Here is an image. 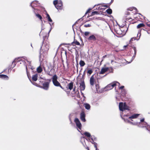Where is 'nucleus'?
<instances>
[{
    "instance_id": "1",
    "label": "nucleus",
    "mask_w": 150,
    "mask_h": 150,
    "mask_svg": "<svg viewBox=\"0 0 150 150\" xmlns=\"http://www.w3.org/2000/svg\"><path fill=\"white\" fill-rule=\"evenodd\" d=\"M123 119L124 121L126 122L129 123L134 125L137 126L138 127H146V125H147V123L144 121V118L141 119L140 120V122H133L125 118H124Z\"/></svg>"
},
{
    "instance_id": "2",
    "label": "nucleus",
    "mask_w": 150,
    "mask_h": 150,
    "mask_svg": "<svg viewBox=\"0 0 150 150\" xmlns=\"http://www.w3.org/2000/svg\"><path fill=\"white\" fill-rule=\"evenodd\" d=\"M22 59H15V60L13 62L12 64H14V66L15 65V62H21L20 64H24L26 68V72L27 74V75H28V70L27 69V65L25 64V60H26L27 62L29 64V65H28V68H30L31 69V70H33V69L34 68L33 67H31L30 65V62L28 61L27 60L26 58V57H22Z\"/></svg>"
},
{
    "instance_id": "3",
    "label": "nucleus",
    "mask_w": 150,
    "mask_h": 150,
    "mask_svg": "<svg viewBox=\"0 0 150 150\" xmlns=\"http://www.w3.org/2000/svg\"><path fill=\"white\" fill-rule=\"evenodd\" d=\"M56 8L59 10H61L63 8L62 2L60 0H55L53 2Z\"/></svg>"
},
{
    "instance_id": "4",
    "label": "nucleus",
    "mask_w": 150,
    "mask_h": 150,
    "mask_svg": "<svg viewBox=\"0 0 150 150\" xmlns=\"http://www.w3.org/2000/svg\"><path fill=\"white\" fill-rule=\"evenodd\" d=\"M119 108L120 111L122 112L125 111L126 110H129V107L127 106L126 103H120L119 104Z\"/></svg>"
},
{
    "instance_id": "5",
    "label": "nucleus",
    "mask_w": 150,
    "mask_h": 150,
    "mask_svg": "<svg viewBox=\"0 0 150 150\" xmlns=\"http://www.w3.org/2000/svg\"><path fill=\"white\" fill-rule=\"evenodd\" d=\"M120 84L117 82H114L108 84L105 87V89L107 90H109L113 88L116 86H119Z\"/></svg>"
},
{
    "instance_id": "6",
    "label": "nucleus",
    "mask_w": 150,
    "mask_h": 150,
    "mask_svg": "<svg viewBox=\"0 0 150 150\" xmlns=\"http://www.w3.org/2000/svg\"><path fill=\"white\" fill-rule=\"evenodd\" d=\"M57 76L56 74L54 75L52 78V81L54 85L58 87L60 85V83L57 81Z\"/></svg>"
},
{
    "instance_id": "7",
    "label": "nucleus",
    "mask_w": 150,
    "mask_h": 150,
    "mask_svg": "<svg viewBox=\"0 0 150 150\" xmlns=\"http://www.w3.org/2000/svg\"><path fill=\"white\" fill-rule=\"evenodd\" d=\"M83 134L85 135L86 136L89 137L88 140L90 141V139L93 140L94 139V140H96V139L94 136H91L90 134L87 132H85Z\"/></svg>"
},
{
    "instance_id": "8",
    "label": "nucleus",
    "mask_w": 150,
    "mask_h": 150,
    "mask_svg": "<svg viewBox=\"0 0 150 150\" xmlns=\"http://www.w3.org/2000/svg\"><path fill=\"white\" fill-rule=\"evenodd\" d=\"M74 122H75L77 127L78 128L81 129V123L79 119L77 118H76L74 120Z\"/></svg>"
},
{
    "instance_id": "9",
    "label": "nucleus",
    "mask_w": 150,
    "mask_h": 150,
    "mask_svg": "<svg viewBox=\"0 0 150 150\" xmlns=\"http://www.w3.org/2000/svg\"><path fill=\"white\" fill-rule=\"evenodd\" d=\"M49 82H45L43 84L42 88L45 90H47L49 88Z\"/></svg>"
},
{
    "instance_id": "10",
    "label": "nucleus",
    "mask_w": 150,
    "mask_h": 150,
    "mask_svg": "<svg viewBox=\"0 0 150 150\" xmlns=\"http://www.w3.org/2000/svg\"><path fill=\"white\" fill-rule=\"evenodd\" d=\"M39 4L38 1H37L35 0L32 2L30 4V6H31L33 8V10L35 9L34 8V6H36Z\"/></svg>"
},
{
    "instance_id": "11",
    "label": "nucleus",
    "mask_w": 150,
    "mask_h": 150,
    "mask_svg": "<svg viewBox=\"0 0 150 150\" xmlns=\"http://www.w3.org/2000/svg\"><path fill=\"white\" fill-rule=\"evenodd\" d=\"M80 88L81 91L84 90L85 88V86L84 81H81V82L80 83Z\"/></svg>"
},
{
    "instance_id": "12",
    "label": "nucleus",
    "mask_w": 150,
    "mask_h": 150,
    "mask_svg": "<svg viewBox=\"0 0 150 150\" xmlns=\"http://www.w3.org/2000/svg\"><path fill=\"white\" fill-rule=\"evenodd\" d=\"M80 118L81 119V120L83 122H85L86 121V119L85 118V115L84 112L82 111L81 114H80Z\"/></svg>"
},
{
    "instance_id": "13",
    "label": "nucleus",
    "mask_w": 150,
    "mask_h": 150,
    "mask_svg": "<svg viewBox=\"0 0 150 150\" xmlns=\"http://www.w3.org/2000/svg\"><path fill=\"white\" fill-rule=\"evenodd\" d=\"M109 69V68L108 67L103 68L101 69L100 72H99V74H104L105 72L108 71Z\"/></svg>"
},
{
    "instance_id": "14",
    "label": "nucleus",
    "mask_w": 150,
    "mask_h": 150,
    "mask_svg": "<svg viewBox=\"0 0 150 150\" xmlns=\"http://www.w3.org/2000/svg\"><path fill=\"white\" fill-rule=\"evenodd\" d=\"M139 114H134L131 116L129 117V119H135L137 118V117L139 116Z\"/></svg>"
},
{
    "instance_id": "15",
    "label": "nucleus",
    "mask_w": 150,
    "mask_h": 150,
    "mask_svg": "<svg viewBox=\"0 0 150 150\" xmlns=\"http://www.w3.org/2000/svg\"><path fill=\"white\" fill-rule=\"evenodd\" d=\"M33 11L34 13H35V15L36 16L37 18H39L40 20L42 21V17L40 15L37 13V12L36 11L35 9H34V10H33Z\"/></svg>"
},
{
    "instance_id": "16",
    "label": "nucleus",
    "mask_w": 150,
    "mask_h": 150,
    "mask_svg": "<svg viewBox=\"0 0 150 150\" xmlns=\"http://www.w3.org/2000/svg\"><path fill=\"white\" fill-rule=\"evenodd\" d=\"M94 75H93L91 77L90 79V82L91 85L93 86L94 85Z\"/></svg>"
},
{
    "instance_id": "17",
    "label": "nucleus",
    "mask_w": 150,
    "mask_h": 150,
    "mask_svg": "<svg viewBox=\"0 0 150 150\" xmlns=\"http://www.w3.org/2000/svg\"><path fill=\"white\" fill-rule=\"evenodd\" d=\"M83 105L86 109H87V110L90 109L91 106L89 104L87 103H84L83 104Z\"/></svg>"
},
{
    "instance_id": "18",
    "label": "nucleus",
    "mask_w": 150,
    "mask_h": 150,
    "mask_svg": "<svg viewBox=\"0 0 150 150\" xmlns=\"http://www.w3.org/2000/svg\"><path fill=\"white\" fill-rule=\"evenodd\" d=\"M67 86L69 89L71 90L73 88V82H71L68 84Z\"/></svg>"
},
{
    "instance_id": "19",
    "label": "nucleus",
    "mask_w": 150,
    "mask_h": 150,
    "mask_svg": "<svg viewBox=\"0 0 150 150\" xmlns=\"http://www.w3.org/2000/svg\"><path fill=\"white\" fill-rule=\"evenodd\" d=\"M38 74H36L33 75L32 79L34 81H36L37 80Z\"/></svg>"
},
{
    "instance_id": "20",
    "label": "nucleus",
    "mask_w": 150,
    "mask_h": 150,
    "mask_svg": "<svg viewBox=\"0 0 150 150\" xmlns=\"http://www.w3.org/2000/svg\"><path fill=\"white\" fill-rule=\"evenodd\" d=\"M133 49L134 51V55L133 56L132 58V59L131 61V62L134 59L135 57V55L136 54L137 52V50H136V48L135 47H134L133 48Z\"/></svg>"
},
{
    "instance_id": "21",
    "label": "nucleus",
    "mask_w": 150,
    "mask_h": 150,
    "mask_svg": "<svg viewBox=\"0 0 150 150\" xmlns=\"http://www.w3.org/2000/svg\"><path fill=\"white\" fill-rule=\"evenodd\" d=\"M88 40H96V37L94 35H92L88 38Z\"/></svg>"
},
{
    "instance_id": "22",
    "label": "nucleus",
    "mask_w": 150,
    "mask_h": 150,
    "mask_svg": "<svg viewBox=\"0 0 150 150\" xmlns=\"http://www.w3.org/2000/svg\"><path fill=\"white\" fill-rule=\"evenodd\" d=\"M0 78L4 79L6 80L8 79V77L7 76L3 74L0 75Z\"/></svg>"
},
{
    "instance_id": "23",
    "label": "nucleus",
    "mask_w": 150,
    "mask_h": 150,
    "mask_svg": "<svg viewBox=\"0 0 150 150\" xmlns=\"http://www.w3.org/2000/svg\"><path fill=\"white\" fill-rule=\"evenodd\" d=\"M42 69L40 66L38 67L37 69V71L38 73H41L42 71Z\"/></svg>"
},
{
    "instance_id": "24",
    "label": "nucleus",
    "mask_w": 150,
    "mask_h": 150,
    "mask_svg": "<svg viewBox=\"0 0 150 150\" xmlns=\"http://www.w3.org/2000/svg\"><path fill=\"white\" fill-rule=\"evenodd\" d=\"M48 49V48L47 47H45V48L44 50V51H43V52L44 53L43 55H45L47 54Z\"/></svg>"
},
{
    "instance_id": "25",
    "label": "nucleus",
    "mask_w": 150,
    "mask_h": 150,
    "mask_svg": "<svg viewBox=\"0 0 150 150\" xmlns=\"http://www.w3.org/2000/svg\"><path fill=\"white\" fill-rule=\"evenodd\" d=\"M94 140H95L93 139V140H92V142H92V143L94 144V147H95V148H96V150H98V149H97V146L96 145L97 144L96 142H94Z\"/></svg>"
},
{
    "instance_id": "26",
    "label": "nucleus",
    "mask_w": 150,
    "mask_h": 150,
    "mask_svg": "<svg viewBox=\"0 0 150 150\" xmlns=\"http://www.w3.org/2000/svg\"><path fill=\"white\" fill-rule=\"evenodd\" d=\"M85 64L84 62L82 60H81L79 62V64L81 67L83 66Z\"/></svg>"
},
{
    "instance_id": "27",
    "label": "nucleus",
    "mask_w": 150,
    "mask_h": 150,
    "mask_svg": "<svg viewBox=\"0 0 150 150\" xmlns=\"http://www.w3.org/2000/svg\"><path fill=\"white\" fill-rule=\"evenodd\" d=\"M47 18L49 21L50 22H52V20L51 18L49 15L48 14H47Z\"/></svg>"
},
{
    "instance_id": "28",
    "label": "nucleus",
    "mask_w": 150,
    "mask_h": 150,
    "mask_svg": "<svg viewBox=\"0 0 150 150\" xmlns=\"http://www.w3.org/2000/svg\"><path fill=\"white\" fill-rule=\"evenodd\" d=\"M144 26V24L140 23V24H138L137 25V28H139L141 27H143Z\"/></svg>"
},
{
    "instance_id": "29",
    "label": "nucleus",
    "mask_w": 150,
    "mask_h": 150,
    "mask_svg": "<svg viewBox=\"0 0 150 150\" xmlns=\"http://www.w3.org/2000/svg\"><path fill=\"white\" fill-rule=\"evenodd\" d=\"M133 10H137V9L136 8L134 7H132L129 8L128 9V10L132 11H133Z\"/></svg>"
},
{
    "instance_id": "30",
    "label": "nucleus",
    "mask_w": 150,
    "mask_h": 150,
    "mask_svg": "<svg viewBox=\"0 0 150 150\" xmlns=\"http://www.w3.org/2000/svg\"><path fill=\"white\" fill-rule=\"evenodd\" d=\"M106 12L108 14H110L112 13V10L110 8H109L106 10Z\"/></svg>"
},
{
    "instance_id": "31",
    "label": "nucleus",
    "mask_w": 150,
    "mask_h": 150,
    "mask_svg": "<svg viewBox=\"0 0 150 150\" xmlns=\"http://www.w3.org/2000/svg\"><path fill=\"white\" fill-rule=\"evenodd\" d=\"M93 72V71L92 69H89L87 71V74H89V75H90Z\"/></svg>"
},
{
    "instance_id": "32",
    "label": "nucleus",
    "mask_w": 150,
    "mask_h": 150,
    "mask_svg": "<svg viewBox=\"0 0 150 150\" xmlns=\"http://www.w3.org/2000/svg\"><path fill=\"white\" fill-rule=\"evenodd\" d=\"M126 90L125 89H122L121 91V94L122 95L124 96L126 93Z\"/></svg>"
},
{
    "instance_id": "33",
    "label": "nucleus",
    "mask_w": 150,
    "mask_h": 150,
    "mask_svg": "<svg viewBox=\"0 0 150 150\" xmlns=\"http://www.w3.org/2000/svg\"><path fill=\"white\" fill-rule=\"evenodd\" d=\"M146 129V130L149 131L150 132V126L148 125L147 124L146 125V127H145Z\"/></svg>"
},
{
    "instance_id": "34",
    "label": "nucleus",
    "mask_w": 150,
    "mask_h": 150,
    "mask_svg": "<svg viewBox=\"0 0 150 150\" xmlns=\"http://www.w3.org/2000/svg\"><path fill=\"white\" fill-rule=\"evenodd\" d=\"M73 43H74V44H75V45H80L79 42L76 40L74 41Z\"/></svg>"
},
{
    "instance_id": "35",
    "label": "nucleus",
    "mask_w": 150,
    "mask_h": 150,
    "mask_svg": "<svg viewBox=\"0 0 150 150\" xmlns=\"http://www.w3.org/2000/svg\"><path fill=\"white\" fill-rule=\"evenodd\" d=\"M98 13V12L96 11H94L92 13L91 15L93 16L95 14H97Z\"/></svg>"
},
{
    "instance_id": "36",
    "label": "nucleus",
    "mask_w": 150,
    "mask_h": 150,
    "mask_svg": "<svg viewBox=\"0 0 150 150\" xmlns=\"http://www.w3.org/2000/svg\"><path fill=\"white\" fill-rule=\"evenodd\" d=\"M135 39H136L135 37L132 38L130 40V42H132V41L135 40Z\"/></svg>"
},
{
    "instance_id": "37",
    "label": "nucleus",
    "mask_w": 150,
    "mask_h": 150,
    "mask_svg": "<svg viewBox=\"0 0 150 150\" xmlns=\"http://www.w3.org/2000/svg\"><path fill=\"white\" fill-rule=\"evenodd\" d=\"M84 26L85 27H90L91 26V25L90 24H85L84 25Z\"/></svg>"
},
{
    "instance_id": "38",
    "label": "nucleus",
    "mask_w": 150,
    "mask_h": 150,
    "mask_svg": "<svg viewBox=\"0 0 150 150\" xmlns=\"http://www.w3.org/2000/svg\"><path fill=\"white\" fill-rule=\"evenodd\" d=\"M89 33H90L89 32H85L84 34L85 36H87L88 35Z\"/></svg>"
},
{
    "instance_id": "39",
    "label": "nucleus",
    "mask_w": 150,
    "mask_h": 150,
    "mask_svg": "<svg viewBox=\"0 0 150 150\" xmlns=\"http://www.w3.org/2000/svg\"><path fill=\"white\" fill-rule=\"evenodd\" d=\"M46 73H47V74H48L49 75H50V76L52 75V74H50V71H46Z\"/></svg>"
},
{
    "instance_id": "40",
    "label": "nucleus",
    "mask_w": 150,
    "mask_h": 150,
    "mask_svg": "<svg viewBox=\"0 0 150 150\" xmlns=\"http://www.w3.org/2000/svg\"><path fill=\"white\" fill-rule=\"evenodd\" d=\"M124 87V86H122L119 88V89L122 90V89H123Z\"/></svg>"
},
{
    "instance_id": "41",
    "label": "nucleus",
    "mask_w": 150,
    "mask_h": 150,
    "mask_svg": "<svg viewBox=\"0 0 150 150\" xmlns=\"http://www.w3.org/2000/svg\"><path fill=\"white\" fill-rule=\"evenodd\" d=\"M91 8H89L88 9V10L86 12L85 14H86L88 13L89 12V11L90 10H91Z\"/></svg>"
},
{
    "instance_id": "42",
    "label": "nucleus",
    "mask_w": 150,
    "mask_h": 150,
    "mask_svg": "<svg viewBox=\"0 0 150 150\" xmlns=\"http://www.w3.org/2000/svg\"><path fill=\"white\" fill-rule=\"evenodd\" d=\"M52 27H51V28H50V30H49V32H48V34H49V33H50V32L51 31V30H52Z\"/></svg>"
},
{
    "instance_id": "43",
    "label": "nucleus",
    "mask_w": 150,
    "mask_h": 150,
    "mask_svg": "<svg viewBox=\"0 0 150 150\" xmlns=\"http://www.w3.org/2000/svg\"><path fill=\"white\" fill-rule=\"evenodd\" d=\"M41 25H42V29H44L43 24H42Z\"/></svg>"
},
{
    "instance_id": "44",
    "label": "nucleus",
    "mask_w": 150,
    "mask_h": 150,
    "mask_svg": "<svg viewBox=\"0 0 150 150\" xmlns=\"http://www.w3.org/2000/svg\"><path fill=\"white\" fill-rule=\"evenodd\" d=\"M59 86L62 89H63L64 88L62 87L61 85L60 84V85Z\"/></svg>"
},
{
    "instance_id": "45",
    "label": "nucleus",
    "mask_w": 150,
    "mask_h": 150,
    "mask_svg": "<svg viewBox=\"0 0 150 150\" xmlns=\"http://www.w3.org/2000/svg\"><path fill=\"white\" fill-rule=\"evenodd\" d=\"M98 87H99V86H98L97 85H96V90H97V88H98Z\"/></svg>"
},
{
    "instance_id": "46",
    "label": "nucleus",
    "mask_w": 150,
    "mask_h": 150,
    "mask_svg": "<svg viewBox=\"0 0 150 150\" xmlns=\"http://www.w3.org/2000/svg\"><path fill=\"white\" fill-rule=\"evenodd\" d=\"M98 87H99V86H98L97 85H96V90H97V88H98Z\"/></svg>"
},
{
    "instance_id": "47",
    "label": "nucleus",
    "mask_w": 150,
    "mask_h": 150,
    "mask_svg": "<svg viewBox=\"0 0 150 150\" xmlns=\"http://www.w3.org/2000/svg\"><path fill=\"white\" fill-rule=\"evenodd\" d=\"M113 1H114V0H111V1L110 2L111 3H112Z\"/></svg>"
},
{
    "instance_id": "48",
    "label": "nucleus",
    "mask_w": 150,
    "mask_h": 150,
    "mask_svg": "<svg viewBox=\"0 0 150 150\" xmlns=\"http://www.w3.org/2000/svg\"><path fill=\"white\" fill-rule=\"evenodd\" d=\"M106 57V56H105H105H103V58H105Z\"/></svg>"
},
{
    "instance_id": "49",
    "label": "nucleus",
    "mask_w": 150,
    "mask_h": 150,
    "mask_svg": "<svg viewBox=\"0 0 150 150\" xmlns=\"http://www.w3.org/2000/svg\"><path fill=\"white\" fill-rule=\"evenodd\" d=\"M127 45H125V46H124V47H127Z\"/></svg>"
},
{
    "instance_id": "50",
    "label": "nucleus",
    "mask_w": 150,
    "mask_h": 150,
    "mask_svg": "<svg viewBox=\"0 0 150 150\" xmlns=\"http://www.w3.org/2000/svg\"><path fill=\"white\" fill-rule=\"evenodd\" d=\"M102 9V8H100V7H99V8H98V9Z\"/></svg>"
},
{
    "instance_id": "51",
    "label": "nucleus",
    "mask_w": 150,
    "mask_h": 150,
    "mask_svg": "<svg viewBox=\"0 0 150 150\" xmlns=\"http://www.w3.org/2000/svg\"><path fill=\"white\" fill-rule=\"evenodd\" d=\"M124 116H127H127H129V115H125Z\"/></svg>"
},
{
    "instance_id": "52",
    "label": "nucleus",
    "mask_w": 150,
    "mask_h": 150,
    "mask_svg": "<svg viewBox=\"0 0 150 150\" xmlns=\"http://www.w3.org/2000/svg\"><path fill=\"white\" fill-rule=\"evenodd\" d=\"M133 119H130L131 120V121H133Z\"/></svg>"
},
{
    "instance_id": "53",
    "label": "nucleus",
    "mask_w": 150,
    "mask_h": 150,
    "mask_svg": "<svg viewBox=\"0 0 150 150\" xmlns=\"http://www.w3.org/2000/svg\"><path fill=\"white\" fill-rule=\"evenodd\" d=\"M69 120L70 121H71V118H70V116L69 117Z\"/></svg>"
},
{
    "instance_id": "54",
    "label": "nucleus",
    "mask_w": 150,
    "mask_h": 150,
    "mask_svg": "<svg viewBox=\"0 0 150 150\" xmlns=\"http://www.w3.org/2000/svg\"><path fill=\"white\" fill-rule=\"evenodd\" d=\"M50 25L51 26V25L50 23H49Z\"/></svg>"
},
{
    "instance_id": "55",
    "label": "nucleus",
    "mask_w": 150,
    "mask_h": 150,
    "mask_svg": "<svg viewBox=\"0 0 150 150\" xmlns=\"http://www.w3.org/2000/svg\"><path fill=\"white\" fill-rule=\"evenodd\" d=\"M112 62H113V61L112 60L111 61V63H112Z\"/></svg>"
},
{
    "instance_id": "56",
    "label": "nucleus",
    "mask_w": 150,
    "mask_h": 150,
    "mask_svg": "<svg viewBox=\"0 0 150 150\" xmlns=\"http://www.w3.org/2000/svg\"><path fill=\"white\" fill-rule=\"evenodd\" d=\"M141 36V34H140V35H139V37Z\"/></svg>"
},
{
    "instance_id": "57",
    "label": "nucleus",
    "mask_w": 150,
    "mask_h": 150,
    "mask_svg": "<svg viewBox=\"0 0 150 150\" xmlns=\"http://www.w3.org/2000/svg\"><path fill=\"white\" fill-rule=\"evenodd\" d=\"M88 150H89V149H88Z\"/></svg>"
},
{
    "instance_id": "58",
    "label": "nucleus",
    "mask_w": 150,
    "mask_h": 150,
    "mask_svg": "<svg viewBox=\"0 0 150 150\" xmlns=\"http://www.w3.org/2000/svg\"><path fill=\"white\" fill-rule=\"evenodd\" d=\"M78 131H79V132H80V131H79L78 129Z\"/></svg>"
},
{
    "instance_id": "59",
    "label": "nucleus",
    "mask_w": 150,
    "mask_h": 150,
    "mask_svg": "<svg viewBox=\"0 0 150 150\" xmlns=\"http://www.w3.org/2000/svg\"><path fill=\"white\" fill-rule=\"evenodd\" d=\"M20 57L19 58H18V59H20Z\"/></svg>"
}]
</instances>
